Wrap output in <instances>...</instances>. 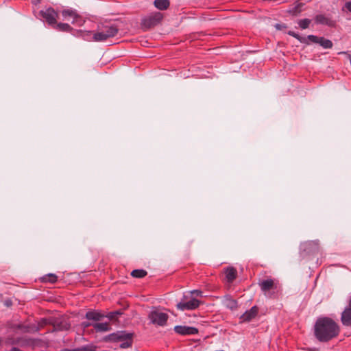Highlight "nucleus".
Returning <instances> with one entry per match:
<instances>
[{
    "label": "nucleus",
    "instance_id": "obj_1",
    "mask_svg": "<svg viewBox=\"0 0 351 351\" xmlns=\"http://www.w3.org/2000/svg\"><path fill=\"white\" fill-rule=\"evenodd\" d=\"M340 331L339 324L327 316L319 317L313 326L314 336L322 343H326L336 338Z\"/></svg>",
    "mask_w": 351,
    "mask_h": 351
},
{
    "label": "nucleus",
    "instance_id": "obj_2",
    "mask_svg": "<svg viewBox=\"0 0 351 351\" xmlns=\"http://www.w3.org/2000/svg\"><path fill=\"white\" fill-rule=\"evenodd\" d=\"M134 334L126 330H119L103 337L104 342H121L119 347L125 349L132 347Z\"/></svg>",
    "mask_w": 351,
    "mask_h": 351
},
{
    "label": "nucleus",
    "instance_id": "obj_3",
    "mask_svg": "<svg viewBox=\"0 0 351 351\" xmlns=\"http://www.w3.org/2000/svg\"><path fill=\"white\" fill-rule=\"evenodd\" d=\"M119 28L115 24L105 25L93 34V40L95 42H104L110 38L114 37L119 32Z\"/></svg>",
    "mask_w": 351,
    "mask_h": 351
},
{
    "label": "nucleus",
    "instance_id": "obj_4",
    "mask_svg": "<svg viewBox=\"0 0 351 351\" xmlns=\"http://www.w3.org/2000/svg\"><path fill=\"white\" fill-rule=\"evenodd\" d=\"M319 251V242L316 241H308L300 245V256L302 259L317 254Z\"/></svg>",
    "mask_w": 351,
    "mask_h": 351
},
{
    "label": "nucleus",
    "instance_id": "obj_5",
    "mask_svg": "<svg viewBox=\"0 0 351 351\" xmlns=\"http://www.w3.org/2000/svg\"><path fill=\"white\" fill-rule=\"evenodd\" d=\"M164 17L163 14L155 12L142 19L141 26L144 31H147L161 23Z\"/></svg>",
    "mask_w": 351,
    "mask_h": 351
},
{
    "label": "nucleus",
    "instance_id": "obj_6",
    "mask_svg": "<svg viewBox=\"0 0 351 351\" xmlns=\"http://www.w3.org/2000/svg\"><path fill=\"white\" fill-rule=\"evenodd\" d=\"M39 15L51 27H53L58 18V13L52 7L40 10Z\"/></svg>",
    "mask_w": 351,
    "mask_h": 351
},
{
    "label": "nucleus",
    "instance_id": "obj_7",
    "mask_svg": "<svg viewBox=\"0 0 351 351\" xmlns=\"http://www.w3.org/2000/svg\"><path fill=\"white\" fill-rule=\"evenodd\" d=\"M148 317L152 324L160 326H165L169 318L167 313L156 310L151 311Z\"/></svg>",
    "mask_w": 351,
    "mask_h": 351
},
{
    "label": "nucleus",
    "instance_id": "obj_8",
    "mask_svg": "<svg viewBox=\"0 0 351 351\" xmlns=\"http://www.w3.org/2000/svg\"><path fill=\"white\" fill-rule=\"evenodd\" d=\"M201 302L195 298H192L188 302H180L177 304L176 307L178 310L185 311V310H194L199 307Z\"/></svg>",
    "mask_w": 351,
    "mask_h": 351
},
{
    "label": "nucleus",
    "instance_id": "obj_9",
    "mask_svg": "<svg viewBox=\"0 0 351 351\" xmlns=\"http://www.w3.org/2000/svg\"><path fill=\"white\" fill-rule=\"evenodd\" d=\"M308 42L311 41L313 43H318L324 49H331L333 46L332 42L323 36L319 37L315 35L308 36Z\"/></svg>",
    "mask_w": 351,
    "mask_h": 351
},
{
    "label": "nucleus",
    "instance_id": "obj_10",
    "mask_svg": "<svg viewBox=\"0 0 351 351\" xmlns=\"http://www.w3.org/2000/svg\"><path fill=\"white\" fill-rule=\"evenodd\" d=\"M341 322L343 326L351 327V296L348 306L344 308L341 314Z\"/></svg>",
    "mask_w": 351,
    "mask_h": 351
},
{
    "label": "nucleus",
    "instance_id": "obj_11",
    "mask_svg": "<svg viewBox=\"0 0 351 351\" xmlns=\"http://www.w3.org/2000/svg\"><path fill=\"white\" fill-rule=\"evenodd\" d=\"M174 331L180 335H193L198 333V329L193 326H176L174 327Z\"/></svg>",
    "mask_w": 351,
    "mask_h": 351
},
{
    "label": "nucleus",
    "instance_id": "obj_12",
    "mask_svg": "<svg viewBox=\"0 0 351 351\" xmlns=\"http://www.w3.org/2000/svg\"><path fill=\"white\" fill-rule=\"evenodd\" d=\"M258 313V308L257 306H253L250 310L246 311L239 317L240 323L249 322L254 319Z\"/></svg>",
    "mask_w": 351,
    "mask_h": 351
},
{
    "label": "nucleus",
    "instance_id": "obj_13",
    "mask_svg": "<svg viewBox=\"0 0 351 351\" xmlns=\"http://www.w3.org/2000/svg\"><path fill=\"white\" fill-rule=\"evenodd\" d=\"M315 23L317 25H325L332 27L335 26L336 22L324 14H317L314 18Z\"/></svg>",
    "mask_w": 351,
    "mask_h": 351
},
{
    "label": "nucleus",
    "instance_id": "obj_14",
    "mask_svg": "<svg viewBox=\"0 0 351 351\" xmlns=\"http://www.w3.org/2000/svg\"><path fill=\"white\" fill-rule=\"evenodd\" d=\"M222 304L224 306L231 311H235L238 308V302L230 295H226L222 300Z\"/></svg>",
    "mask_w": 351,
    "mask_h": 351
},
{
    "label": "nucleus",
    "instance_id": "obj_15",
    "mask_svg": "<svg viewBox=\"0 0 351 351\" xmlns=\"http://www.w3.org/2000/svg\"><path fill=\"white\" fill-rule=\"evenodd\" d=\"M53 29L62 32H70L72 34H75V29H74L70 25L64 23H58L52 27Z\"/></svg>",
    "mask_w": 351,
    "mask_h": 351
},
{
    "label": "nucleus",
    "instance_id": "obj_16",
    "mask_svg": "<svg viewBox=\"0 0 351 351\" xmlns=\"http://www.w3.org/2000/svg\"><path fill=\"white\" fill-rule=\"evenodd\" d=\"M85 317L88 320L99 322L105 317V315L97 311H89L86 312Z\"/></svg>",
    "mask_w": 351,
    "mask_h": 351
},
{
    "label": "nucleus",
    "instance_id": "obj_17",
    "mask_svg": "<svg viewBox=\"0 0 351 351\" xmlns=\"http://www.w3.org/2000/svg\"><path fill=\"white\" fill-rule=\"evenodd\" d=\"M226 278L228 282H232L237 277V271L233 267H228L225 270Z\"/></svg>",
    "mask_w": 351,
    "mask_h": 351
},
{
    "label": "nucleus",
    "instance_id": "obj_18",
    "mask_svg": "<svg viewBox=\"0 0 351 351\" xmlns=\"http://www.w3.org/2000/svg\"><path fill=\"white\" fill-rule=\"evenodd\" d=\"M73 35L77 37H81L84 40H88V41L93 40V34L92 31H85V30H82V29L75 30V34H73Z\"/></svg>",
    "mask_w": 351,
    "mask_h": 351
},
{
    "label": "nucleus",
    "instance_id": "obj_19",
    "mask_svg": "<svg viewBox=\"0 0 351 351\" xmlns=\"http://www.w3.org/2000/svg\"><path fill=\"white\" fill-rule=\"evenodd\" d=\"M259 286L263 292L269 291L274 288V282L271 278L263 280L259 282Z\"/></svg>",
    "mask_w": 351,
    "mask_h": 351
},
{
    "label": "nucleus",
    "instance_id": "obj_20",
    "mask_svg": "<svg viewBox=\"0 0 351 351\" xmlns=\"http://www.w3.org/2000/svg\"><path fill=\"white\" fill-rule=\"evenodd\" d=\"M93 328L97 332H107L111 330V327L108 322L94 323Z\"/></svg>",
    "mask_w": 351,
    "mask_h": 351
},
{
    "label": "nucleus",
    "instance_id": "obj_21",
    "mask_svg": "<svg viewBox=\"0 0 351 351\" xmlns=\"http://www.w3.org/2000/svg\"><path fill=\"white\" fill-rule=\"evenodd\" d=\"M154 6L160 10H166L170 5L169 0H154Z\"/></svg>",
    "mask_w": 351,
    "mask_h": 351
},
{
    "label": "nucleus",
    "instance_id": "obj_22",
    "mask_svg": "<svg viewBox=\"0 0 351 351\" xmlns=\"http://www.w3.org/2000/svg\"><path fill=\"white\" fill-rule=\"evenodd\" d=\"M77 14V11L73 8L64 9L62 11V15L64 19H68L69 17L73 19Z\"/></svg>",
    "mask_w": 351,
    "mask_h": 351
},
{
    "label": "nucleus",
    "instance_id": "obj_23",
    "mask_svg": "<svg viewBox=\"0 0 351 351\" xmlns=\"http://www.w3.org/2000/svg\"><path fill=\"white\" fill-rule=\"evenodd\" d=\"M287 34L289 36H291L294 37L295 38H296L301 43H304V44H306V45H309L310 44V43L308 42V36L307 37H302L300 34H298V33H295V32L291 31V30L287 32Z\"/></svg>",
    "mask_w": 351,
    "mask_h": 351
},
{
    "label": "nucleus",
    "instance_id": "obj_24",
    "mask_svg": "<svg viewBox=\"0 0 351 351\" xmlns=\"http://www.w3.org/2000/svg\"><path fill=\"white\" fill-rule=\"evenodd\" d=\"M58 280V277L54 274H48L47 275H45L41 278V282H49L53 284L55 283Z\"/></svg>",
    "mask_w": 351,
    "mask_h": 351
},
{
    "label": "nucleus",
    "instance_id": "obj_25",
    "mask_svg": "<svg viewBox=\"0 0 351 351\" xmlns=\"http://www.w3.org/2000/svg\"><path fill=\"white\" fill-rule=\"evenodd\" d=\"M147 274V272L143 269H134L131 272V276L134 278H142L145 276H146Z\"/></svg>",
    "mask_w": 351,
    "mask_h": 351
},
{
    "label": "nucleus",
    "instance_id": "obj_26",
    "mask_svg": "<svg viewBox=\"0 0 351 351\" xmlns=\"http://www.w3.org/2000/svg\"><path fill=\"white\" fill-rule=\"evenodd\" d=\"M122 314L123 312L121 310H118L108 313L107 315H105V317H107L109 320L113 321L117 319V317Z\"/></svg>",
    "mask_w": 351,
    "mask_h": 351
},
{
    "label": "nucleus",
    "instance_id": "obj_27",
    "mask_svg": "<svg viewBox=\"0 0 351 351\" xmlns=\"http://www.w3.org/2000/svg\"><path fill=\"white\" fill-rule=\"evenodd\" d=\"M311 23V20L308 19H303L298 21V24L302 29H307Z\"/></svg>",
    "mask_w": 351,
    "mask_h": 351
},
{
    "label": "nucleus",
    "instance_id": "obj_28",
    "mask_svg": "<svg viewBox=\"0 0 351 351\" xmlns=\"http://www.w3.org/2000/svg\"><path fill=\"white\" fill-rule=\"evenodd\" d=\"M84 23L85 19L79 14H77V16L72 21V23L73 25H75L79 27L82 26L84 24Z\"/></svg>",
    "mask_w": 351,
    "mask_h": 351
},
{
    "label": "nucleus",
    "instance_id": "obj_29",
    "mask_svg": "<svg viewBox=\"0 0 351 351\" xmlns=\"http://www.w3.org/2000/svg\"><path fill=\"white\" fill-rule=\"evenodd\" d=\"M81 351H95L96 347L93 345H86L80 347Z\"/></svg>",
    "mask_w": 351,
    "mask_h": 351
},
{
    "label": "nucleus",
    "instance_id": "obj_30",
    "mask_svg": "<svg viewBox=\"0 0 351 351\" xmlns=\"http://www.w3.org/2000/svg\"><path fill=\"white\" fill-rule=\"evenodd\" d=\"M93 324L94 323H91L90 322H82V324H81V326L84 328V329H86L90 326H93Z\"/></svg>",
    "mask_w": 351,
    "mask_h": 351
},
{
    "label": "nucleus",
    "instance_id": "obj_31",
    "mask_svg": "<svg viewBox=\"0 0 351 351\" xmlns=\"http://www.w3.org/2000/svg\"><path fill=\"white\" fill-rule=\"evenodd\" d=\"M191 295H195L197 297H202V295H203V292L199 290H193V291H191Z\"/></svg>",
    "mask_w": 351,
    "mask_h": 351
},
{
    "label": "nucleus",
    "instance_id": "obj_32",
    "mask_svg": "<svg viewBox=\"0 0 351 351\" xmlns=\"http://www.w3.org/2000/svg\"><path fill=\"white\" fill-rule=\"evenodd\" d=\"M344 7L350 12H351V1H347L345 5H344Z\"/></svg>",
    "mask_w": 351,
    "mask_h": 351
},
{
    "label": "nucleus",
    "instance_id": "obj_33",
    "mask_svg": "<svg viewBox=\"0 0 351 351\" xmlns=\"http://www.w3.org/2000/svg\"><path fill=\"white\" fill-rule=\"evenodd\" d=\"M275 27L278 30H281V29H282V28H286L287 27L286 25H284V24H276L275 25Z\"/></svg>",
    "mask_w": 351,
    "mask_h": 351
},
{
    "label": "nucleus",
    "instance_id": "obj_34",
    "mask_svg": "<svg viewBox=\"0 0 351 351\" xmlns=\"http://www.w3.org/2000/svg\"><path fill=\"white\" fill-rule=\"evenodd\" d=\"M63 351H81V348H80V347L77 348H73V349L66 348Z\"/></svg>",
    "mask_w": 351,
    "mask_h": 351
},
{
    "label": "nucleus",
    "instance_id": "obj_35",
    "mask_svg": "<svg viewBox=\"0 0 351 351\" xmlns=\"http://www.w3.org/2000/svg\"><path fill=\"white\" fill-rule=\"evenodd\" d=\"M300 5H301V4H298L296 6H295V8H294L295 12H300V11H301L300 9Z\"/></svg>",
    "mask_w": 351,
    "mask_h": 351
},
{
    "label": "nucleus",
    "instance_id": "obj_36",
    "mask_svg": "<svg viewBox=\"0 0 351 351\" xmlns=\"http://www.w3.org/2000/svg\"><path fill=\"white\" fill-rule=\"evenodd\" d=\"M317 350L315 348H307L306 351H317Z\"/></svg>",
    "mask_w": 351,
    "mask_h": 351
},
{
    "label": "nucleus",
    "instance_id": "obj_37",
    "mask_svg": "<svg viewBox=\"0 0 351 351\" xmlns=\"http://www.w3.org/2000/svg\"><path fill=\"white\" fill-rule=\"evenodd\" d=\"M38 1H40V0H38Z\"/></svg>",
    "mask_w": 351,
    "mask_h": 351
}]
</instances>
